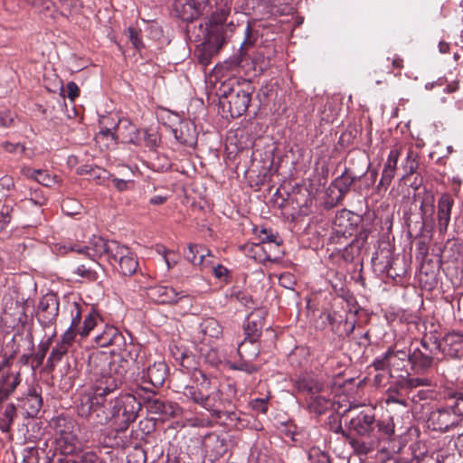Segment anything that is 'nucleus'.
<instances>
[{
  "label": "nucleus",
  "mask_w": 463,
  "mask_h": 463,
  "mask_svg": "<svg viewBox=\"0 0 463 463\" xmlns=\"http://www.w3.org/2000/svg\"><path fill=\"white\" fill-rule=\"evenodd\" d=\"M100 368L93 388L80 394L77 401V413L92 426L113 421L117 432L125 431L134 422L141 410V402L132 393L120 394L109 402L106 396L123 383L126 369L117 361L108 357L99 359Z\"/></svg>",
  "instance_id": "f257e3e1"
},
{
  "label": "nucleus",
  "mask_w": 463,
  "mask_h": 463,
  "mask_svg": "<svg viewBox=\"0 0 463 463\" xmlns=\"http://www.w3.org/2000/svg\"><path fill=\"white\" fill-rule=\"evenodd\" d=\"M62 248L64 249L62 253L68 251L86 253L94 259H104L110 264L117 262L119 272L124 276L133 275L138 267L135 254L127 246L101 236L93 235L85 246L69 243Z\"/></svg>",
  "instance_id": "f03ea898"
},
{
  "label": "nucleus",
  "mask_w": 463,
  "mask_h": 463,
  "mask_svg": "<svg viewBox=\"0 0 463 463\" xmlns=\"http://www.w3.org/2000/svg\"><path fill=\"white\" fill-rule=\"evenodd\" d=\"M184 395L193 402L200 405L214 419L222 414V410L231 405V400L223 397V393L215 379L211 378V386L187 385L184 387Z\"/></svg>",
  "instance_id": "7ed1b4c3"
},
{
  "label": "nucleus",
  "mask_w": 463,
  "mask_h": 463,
  "mask_svg": "<svg viewBox=\"0 0 463 463\" xmlns=\"http://www.w3.org/2000/svg\"><path fill=\"white\" fill-rule=\"evenodd\" d=\"M52 425L55 431L57 455L73 456L81 446L76 421L71 417L61 415L52 420Z\"/></svg>",
  "instance_id": "20e7f679"
},
{
  "label": "nucleus",
  "mask_w": 463,
  "mask_h": 463,
  "mask_svg": "<svg viewBox=\"0 0 463 463\" xmlns=\"http://www.w3.org/2000/svg\"><path fill=\"white\" fill-rule=\"evenodd\" d=\"M353 413L349 420V429L354 430L357 435L369 437L374 430L375 426V410L369 406H350L345 411Z\"/></svg>",
  "instance_id": "39448f33"
},
{
  "label": "nucleus",
  "mask_w": 463,
  "mask_h": 463,
  "mask_svg": "<svg viewBox=\"0 0 463 463\" xmlns=\"http://www.w3.org/2000/svg\"><path fill=\"white\" fill-rule=\"evenodd\" d=\"M168 374V366L165 362H155L138 373L137 387L146 392H155L161 387Z\"/></svg>",
  "instance_id": "423d86ee"
},
{
  "label": "nucleus",
  "mask_w": 463,
  "mask_h": 463,
  "mask_svg": "<svg viewBox=\"0 0 463 463\" xmlns=\"http://www.w3.org/2000/svg\"><path fill=\"white\" fill-rule=\"evenodd\" d=\"M462 420L452 405L439 406L432 410L428 418L429 428L440 432H448L461 426Z\"/></svg>",
  "instance_id": "0eeeda50"
},
{
  "label": "nucleus",
  "mask_w": 463,
  "mask_h": 463,
  "mask_svg": "<svg viewBox=\"0 0 463 463\" xmlns=\"http://www.w3.org/2000/svg\"><path fill=\"white\" fill-rule=\"evenodd\" d=\"M171 352L175 360L190 373L191 381L194 384L203 388L211 386V377L197 368L198 362L195 355L190 352L182 351L177 346L173 347Z\"/></svg>",
  "instance_id": "6e6552de"
},
{
  "label": "nucleus",
  "mask_w": 463,
  "mask_h": 463,
  "mask_svg": "<svg viewBox=\"0 0 463 463\" xmlns=\"http://www.w3.org/2000/svg\"><path fill=\"white\" fill-rule=\"evenodd\" d=\"M59 298L54 293H47L40 299L37 305L36 318L43 327L55 326L59 315Z\"/></svg>",
  "instance_id": "1a4fd4ad"
},
{
  "label": "nucleus",
  "mask_w": 463,
  "mask_h": 463,
  "mask_svg": "<svg viewBox=\"0 0 463 463\" xmlns=\"http://www.w3.org/2000/svg\"><path fill=\"white\" fill-rule=\"evenodd\" d=\"M19 372H13L11 356L0 360V401L7 399L21 382Z\"/></svg>",
  "instance_id": "9d476101"
},
{
  "label": "nucleus",
  "mask_w": 463,
  "mask_h": 463,
  "mask_svg": "<svg viewBox=\"0 0 463 463\" xmlns=\"http://www.w3.org/2000/svg\"><path fill=\"white\" fill-rule=\"evenodd\" d=\"M210 0H175L174 12L185 22H192L208 12Z\"/></svg>",
  "instance_id": "9b49d317"
},
{
  "label": "nucleus",
  "mask_w": 463,
  "mask_h": 463,
  "mask_svg": "<svg viewBox=\"0 0 463 463\" xmlns=\"http://www.w3.org/2000/svg\"><path fill=\"white\" fill-rule=\"evenodd\" d=\"M251 92L245 89H237L235 94L229 97V100L224 99L221 106L223 111L229 112L232 118H238L245 113L249 108Z\"/></svg>",
  "instance_id": "f8f14e48"
},
{
  "label": "nucleus",
  "mask_w": 463,
  "mask_h": 463,
  "mask_svg": "<svg viewBox=\"0 0 463 463\" xmlns=\"http://www.w3.org/2000/svg\"><path fill=\"white\" fill-rule=\"evenodd\" d=\"M141 131L128 119H119L116 126V137L118 141L125 144L142 145Z\"/></svg>",
  "instance_id": "ddd939ff"
},
{
  "label": "nucleus",
  "mask_w": 463,
  "mask_h": 463,
  "mask_svg": "<svg viewBox=\"0 0 463 463\" xmlns=\"http://www.w3.org/2000/svg\"><path fill=\"white\" fill-rule=\"evenodd\" d=\"M453 204L454 200L448 194H443L438 200L437 226L440 234H444L448 231Z\"/></svg>",
  "instance_id": "4468645a"
},
{
  "label": "nucleus",
  "mask_w": 463,
  "mask_h": 463,
  "mask_svg": "<svg viewBox=\"0 0 463 463\" xmlns=\"http://www.w3.org/2000/svg\"><path fill=\"white\" fill-rule=\"evenodd\" d=\"M265 311L257 309L251 312L244 323L245 338L250 341H259L264 326Z\"/></svg>",
  "instance_id": "2eb2a0df"
},
{
  "label": "nucleus",
  "mask_w": 463,
  "mask_h": 463,
  "mask_svg": "<svg viewBox=\"0 0 463 463\" xmlns=\"http://www.w3.org/2000/svg\"><path fill=\"white\" fill-rule=\"evenodd\" d=\"M441 351L452 357H463V333L453 331L446 334L442 338Z\"/></svg>",
  "instance_id": "dca6fc26"
},
{
  "label": "nucleus",
  "mask_w": 463,
  "mask_h": 463,
  "mask_svg": "<svg viewBox=\"0 0 463 463\" xmlns=\"http://www.w3.org/2000/svg\"><path fill=\"white\" fill-rule=\"evenodd\" d=\"M410 364L415 373H425L433 366L434 355L419 347L410 348Z\"/></svg>",
  "instance_id": "f3484780"
},
{
  "label": "nucleus",
  "mask_w": 463,
  "mask_h": 463,
  "mask_svg": "<svg viewBox=\"0 0 463 463\" xmlns=\"http://www.w3.org/2000/svg\"><path fill=\"white\" fill-rule=\"evenodd\" d=\"M148 295L161 304H175L188 299V296L180 295L175 288L166 286H156L149 289Z\"/></svg>",
  "instance_id": "a211bd4d"
},
{
  "label": "nucleus",
  "mask_w": 463,
  "mask_h": 463,
  "mask_svg": "<svg viewBox=\"0 0 463 463\" xmlns=\"http://www.w3.org/2000/svg\"><path fill=\"white\" fill-rule=\"evenodd\" d=\"M196 128L193 122L182 121L177 128L172 129L175 139L182 145L193 147L196 145Z\"/></svg>",
  "instance_id": "6ab92c4d"
},
{
  "label": "nucleus",
  "mask_w": 463,
  "mask_h": 463,
  "mask_svg": "<svg viewBox=\"0 0 463 463\" xmlns=\"http://www.w3.org/2000/svg\"><path fill=\"white\" fill-rule=\"evenodd\" d=\"M83 254L88 257L86 253ZM89 258L91 261L86 264L79 265L74 270V273L79 277L87 279L88 281L93 282L98 280L99 272L103 271L104 269L99 262L100 259H94L91 256H89Z\"/></svg>",
  "instance_id": "aec40b11"
},
{
  "label": "nucleus",
  "mask_w": 463,
  "mask_h": 463,
  "mask_svg": "<svg viewBox=\"0 0 463 463\" xmlns=\"http://www.w3.org/2000/svg\"><path fill=\"white\" fill-rule=\"evenodd\" d=\"M123 341V335L119 330L113 326H106L103 332L95 336L97 345L102 347L109 345H120Z\"/></svg>",
  "instance_id": "412c9836"
},
{
  "label": "nucleus",
  "mask_w": 463,
  "mask_h": 463,
  "mask_svg": "<svg viewBox=\"0 0 463 463\" xmlns=\"http://www.w3.org/2000/svg\"><path fill=\"white\" fill-rule=\"evenodd\" d=\"M389 362H391L392 370L402 371L410 364V349L408 351L399 348L394 345L388 348Z\"/></svg>",
  "instance_id": "4be33fe9"
},
{
  "label": "nucleus",
  "mask_w": 463,
  "mask_h": 463,
  "mask_svg": "<svg viewBox=\"0 0 463 463\" xmlns=\"http://www.w3.org/2000/svg\"><path fill=\"white\" fill-rule=\"evenodd\" d=\"M211 256V250L202 244H190L184 251L185 259L194 265L207 266L206 257Z\"/></svg>",
  "instance_id": "5701e85b"
},
{
  "label": "nucleus",
  "mask_w": 463,
  "mask_h": 463,
  "mask_svg": "<svg viewBox=\"0 0 463 463\" xmlns=\"http://www.w3.org/2000/svg\"><path fill=\"white\" fill-rule=\"evenodd\" d=\"M16 202L12 197L0 198V234L11 222L15 212Z\"/></svg>",
  "instance_id": "b1692460"
},
{
  "label": "nucleus",
  "mask_w": 463,
  "mask_h": 463,
  "mask_svg": "<svg viewBox=\"0 0 463 463\" xmlns=\"http://www.w3.org/2000/svg\"><path fill=\"white\" fill-rule=\"evenodd\" d=\"M78 173L88 175L90 176L89 179L97 184H103L110 176V174L106 169L96 165H81L78 168Z\"/></svg>",
  "instance_id": "393cba45"
},
{
  "label": "nucleus",
  "mask_w": 463,
  "mask_h": 463,
  "mask_svg": "<svg viewBox=\"0 0 463 463\" xmlns=\"http://www.w3.org/2000/svg\"><path fill=\"white\" fill-rule=\"evenodd\" d=\"M222 414L220 417H214L215 420L221 421L222 423L233 426L235 428H243L247 425L244 419L241 418L242 412L237 411H227L226 409L222 410Z\"/></svg>",
  "instance_id": "a878e982"
},
{
  "label": "nucleus",
  "mask_w": 463,
  "mask_h": 463,
  "mask_svg": "<svg viewBox=\"0 0 463 463\" xmlns=\"http://www.w3.org/2000/svg\"><path fill=\"white\" fill-rule=\"evenodd\" d=\"M332 404L333 403L330 399L317 394L310 397L307 406L310 413H314L318 416L327 411L332 407Z\"/></svg>",
  "instance_id": "bb28decb"
},
{
  "label": "nucleus",
  "mask_w": 463,
  "mask_h": 463,
  "mask_svg": "<svg viewBox=\"0 0 463 463\" xmlns=\"http://www.w3.org/2000/svg\"><path fill=\"white\" fill-rule=\"evenodd\" d=\"M260 352L258 341H250V339L244 338L238 346V354L241 359L253 361L259 356Z\"/></svg>",
  "instance_id": "cd10ccee"
},
{
  "label": "nucleus",
  "mask_w": 463,
  "mask_h": 463,
  "mask_svg": "<svg viewBox=\"0 0 463 463\" xmlns=\"http://www.w3.org/2000/svg\"><path fill=\"white\" fill-rule=\"evenodd\" d=\"M67 309L71 317L70 326L79 330L81 326V317L82 316L85 317V314H87L90 307L85 304L73 301L68 304Z\"/></svg>",
  "instance_id": "c85d7f7f"
},
{
  "label": "nucleus",
  "mask_w": 463,
  "mask_h": 463,
  "mask_svg": "<svg viewBox=\"0 0 463 463\" xmlns=\"http://www.w3.org/2000/svg\"><path fill=\"white\" fill-rule=\"evenodd\" d=\"M23 408L29 417H34L40 411L43 404L42 397L35 392H29L23 400Z\"/></svg>",
  "instance_id": "c756f323"
},
{
  "label": "nucleus",
  "mask_w": 463,
  "mask_h": 463,
  "mask_svg": "<svg viewBox=\"0 0 463 463\" xmlns=\"http://www.w3.org/2000/svg\"><path fill=\"white\" fill-rule=\"evenodd\" d=\"M356 180L357 176L351 175L347 170H345L334 181L333 184L339 192V199H343L346 195L350 187Z\"/></svg>",
  "instance_id": "7c9ffc66"
},
{
  "label": "nucleus",
  "mask_w": 463,
  "mask_h": 463,
  "mask_svg": "<svg viewBox=\"0 0 463 463\" xmlns=\"http://www.w3.org/2000/svg\"><path fill=\"white\" fill-rule=\"evenodd\" d=\"M8 317L13 318L12 326L15 327L18 326H24L28 321V316L26 315V309L24 304L15 302L14 312L10 313L8 311H5V319Z\"/></svg>",
  "instance_id": "2f4dec72"
},
{
  "label": "nucleus",
  "mask_w": 463,
  "mask_h": 463,
  "mask_svg": "<svg viewBox=\"0 0 463 463\" xmlns=\"http://www.w3.org/2000/svg\"><path fill=\"white\" fill-rule=\"evenodd\" d=\"M237 89H242V86L236 80L223 81L217 90L220 105L223 104L224 99L229 100V97L235 94Z\"/></svg>",
  "instance_id": "473e14b6"
},
{
  "label": "nucleus",
  "mask_w": 463,
  "mask_h": 463,
  "mask_svg": "<svg viewBox=\"0 0 463 463\" xmlns=\"http://www.w3.org/2000/svg\"><path fill=\"white\" fill-rule=\"evenodd\" d=\"M201 332L204 335L218 338L222 334V327L220 323L213 318L208 317L200 324Z\"/></svg>",
  "instance_id": "72a5a7b5"
},
{
  "label": "nucleus",
  "mask_w": 463,
  "mask_h": 463,
  "mask_svg": "<svg viewBox=\"0 0 463 463\" xmlns=\"http://www.w3.org/2000/svg\"><path fill=\"white\" fill-rule=\"evenodd\" d=\"M99 319V313L93 307H90L87 314H85L83 325L78 331L79 335L83 337L87 336L90 332L97 326Z\"/></svg>",
  "instance_id": "f704fd0d"
},
{
  "label": "nucleus",
  "mask_w": 463,
  "mask_h": 463,
  "mask_svg": "<svg viewBox=\"0 0 463 463\" xmlns=\"http://www.w3.org/2000/svg\"><path fill=\"white\" fill-rule=\"evenodd\" d=\"M342 215L337 217L334 222L335 228L332 235L330 236V241L333 243H338L343 245L345 248L350 245V243L346 242L347 234L351 235V232L347 231V229H343L341 223Z\"/></svg>",
  "instance_id": "c9c22d12"
},
{
  "label": "nucleus",
  "mask_w": 463,
  "mask_h": 463,
  "mask_svg": "<svg viewBox=\"0 0 463 463\" xmlns=\"http://www.w3.org/2000/svg\"><path fill=\"white\" fill-rule=\"evenodd\" d=\"M147 407L151 413L160 414L163 416H168L174 413L172 404L160 399L149 400L147 402Z\"/></svg>",
  "instance_id": "e433bc0d"
},
{
  "label": "nucleus",
  "mask_w": 463,
  "mask_h": 463,
  "mask_svg": "<svg viewBox=\"0 0 463 463\" xmlns=\"http://www.w3.org/2000/svg\"><path fill=\"white\" fill-rule=\"evenodd\" d=\"M16 416V408L14 405L12 403L7 404L0 418V430L3 432H9Z\"/></svg>",
  "instance_id": "4c0bfd02"
},
{
  "label": "nucleus",
  "mask_w": 463,
  "mask_h": 463,
  "mask_svg": "<svg viewBox=\"0 0 463 463\" xmlns=\"http://www.w3.org/2000/svg\"><path fill=\"white\" fill-rule=\"evenodd\" d=\"M69 347L62 345L61 343H57V345L52 349L50 356L47 359L46 366L50 371H52L55 365L61 362L62 357L67 354Z\"/></svg>",
  "instance_id": "58836bf2"
},
{
  "label": "nucleus",
  "mask_w": 463,
  "mask_h": 463,
  "mask_svg": "<svg viewBox=\"0 0 463 463\" xmlns=\"http://www.w3.org/2000/svg\"><path fill=\"white\" fill-rule=\"evenodd\" d=\"M298 389L311 396L317 395L324 389V384L315 379H305L298 383Z\"/></svg>",
  "instance_id": "ea45409f"
},
{
  "label": "nucleus",
  "mask_w": 463,
  "mask_h": 463,
  "mask_svg": "<svg viewBox=\"0 0 463 463\" xmlns=\"http://www.w3.org/2000/svg\"><path fill=\"white\" fill-rule=\"evenodd\" d=\"M349 444L357 455H367L374 449L373 442L349 437Z\"/></svg>",
  "instance_id": "a19ab883"
},
{
  "label": "nucleus",
  "mask_w": 463,
  "mask_h": 463,
  "mask_svg": "<svg viewBox=\"0 0 463 463\" xmlns=\"http://www.w3.org/2000/svg\"><path fill=\"white\" fill-rule=\"evenodd\" d=\"M216 42L218 43V47L216 50H213V47L212 46L211 43H206L203 45V47L197 51V56L198 60L201 64L207 65L210 61V58L212 57L213 52H216L218 49H220L223 43V40L222 39L219 41V39H216Z\"/></svg>",
  "instance_id": "79ce46f5"
},
{
  "label": "nucleus",
  "mask_w": 463,
  "mask_h": 463,
  "mask_svg": "<svg viewBox=\"0 0 463 463\" xmlns=\"http://www.w3.org/2000/svg\"><path fill=\"white\" fill-rule=\"evenodd\" d=\"M142 145L149 147L150 149L156 148L160 143V137L157 131L152 128L143 129L141 131Z\"/></svg>",
  "instance_id": "37998d69"
},
{
  "label": "nucleus",
  "mask_w": 463,
  "mask_h": 463,
  "mask_svg": "<svg viewBox=\"0 0 463 463\" xmlns=\"http://www.w3.org/2000/svg\"><path fill=\"white\" fill-rule=\"evenodd\" d=\"M31 179L35 180L42 185L51 187L57 183L55 175H51L48 172L43 170L32 171Z\"/></svg>",
  "instance_id": "c03bdc74"
},
{
  "label": "nucleus",
  "mask_w": 463,
  "mask_h": 463,
  "mask_svg": "<svg viewBox=\"0 0 463 463\" xmlns=\"http://www.w3.org/2000/svg\"><path fill=\"white\" fill-rule=\"evenodd\" d=\"M396 167L397 164H392L391 162L386 161L382 172V177L379 182V186L387 188L390 185L395 175Z\"/></svg>",
  "instance_id": "a18cd8bd"
},
{
  "label": "nucleus",
  "mask_w": 463,
  "mask_h": 463,
  "mask_svg": "<svg viewBox=\"0 0 463 463\" xmlns=\"http://www.w3.org/2000/svg\"><path fill=\"white\" fill-rule=\"evenodd\" d=\"M378 431L385 438H391L394 434V423L391 417L375 421Z\"/></svg>",
  "instance_id": "49530a36"
},
{
  "label": "nucleus",
  "mask_w": 463,
  "mask_h": 463,
  "mask_svg": "<svg viewBox=\"0 0 463 463\" xmlns=\"http://www.w3.org/2000/svg\"><path fill=\"white\" fill-rule=\"evenodd\" d=\"M56 335V331L54 330L52 335L51 336H49L46 340L44 341H42L39 345H38V351L36 352L35 355H34V359L36 360L37 362V365H40L43 364L45 356H46V354L48 352V350L50 349V346L52 345V337Z\"/></svg>",
  "instance_id": "de8ad7c7"
},
{
  "label": "nucleus",
  "mask_w": 463,
  "mask_h": 463,
  "mask_svg": "<svg viewBox=\"0 0 463 463\" xmlns=\"http://www.w3.org/2000/svg\"><path fill=\"white\" fill-rule=\"evenodd\" d=\"M308 458L311 463H331V458L328 453L317 447L310 449L308 452Z\"/></svg>",
  "instance_id": "09e8293b"
},
{
  "label": "nucleus",
  "mask_w": 463,
  "mask_h": 463,
  "mask_svg": "<svg viewBox=\"0 0 463 463\" xmlns=\"http://www.w3.org/2000/svg\"><path fill=\"white\" fill-rule=\"evenodd\" d=\"M446 396L449 399L454 400L451 405L463 421V392H449Z\"/></svg>",
  "instance_id": "8fccbe9b"
},
{
  "label": "nucleus",
  "mask_w": 463,
  "mask_h": 463,
  "mask_svg": "<svg viewBox=\"0 0 463 463\" xmlns=\"http://www.w3.org/2000/svg\"><path fill=\"white\" fill-rule=\"evenodd\" d=\"M402 168L405 171L403 178H406L408 175H411L416 172L418 168V162L416 161V155L412 151H410L407 154Z\"/></svg>",
  "instance_id": "3c124183"
},
{
  "label": "nucleus",
  "mask_w": 463,
  "mask_h": 463,
  "mask_svg": "<svg viewBox=\"0 0 463 463\" xmlns=\"http://www.w3.org/2000/svg\"><path fill=\"white\" fill-rule=\"evenodd\" d=\"M389 354H388V350L383 354L382 355L380 356H377L373 364H372V366L374 368V370L376 371H384V370H388L390 372H392V368H391V362H389Z\"/></svg>",
  "instance_id": "603ef678"
},
{
  "label": "nucleus",
  "mask_w": 463,
  "mask_h": 463,
  "mask_svg": "<svg viewBox=\"0 0 463 463\" xmlns=\"http://www.w3.org/2000/svg\"><path fill=\"white\" fill-rule=\"evenodd\" d=\"M252 361L241 359L240 362L232 365L233 370L242 371L249 374L254 373L259 371V367L251 364Z\"/></svg>",
  "instance_id": "864d4df0"
},
{
  "label": "nucleus",
  "mask_w": 463,
  "mask_h": 463,
  "mask_svg": "<svg viewBox=\"0 0 463 463\" xmlns=\"http://www.w3.org/2000/svg\"><path fill=\"white\" fill-rule=\"evenodd\" d=\"M14 188V179L9 175H5L0 179V196L1 198L11 197L7 193Z\"/></svg>",
  "instance_id": "5fc2aeb1"
},
{
  "label": "nucleus",
  "mask_w": 463,
  "mask_h": 463,
  "mask_svg": "<svg viewBox=\"0 0 463 463\" xmlns=\"http://www.w3.org/2000/svg\"><path fill=\"white\" fill-rule=\"evenodd\" d=\"M385 402L387 404L398 403L403 406H407L406 401L400 397V392L395 388H389L387 390Z\"/></svg>",
  "instance_id": "6e6d98bb"
},
{
  "label": "nucleus",
  "mask_w": 463,
  "mask_h": 463,
  "mask_svg": "<svg viewBox=\"0 0 463 463\" xmlns=\"http://www.w3.org/2000/svg\"><path fill=\"white\" fill-rule=\"evenodd\" d=\"M39 450L34 447L25 448L23 450V462L24 463H38Z\"/></svg>",
  "instance_id": "4d7b16f0"
},
{
  "label": "nucleus",
  "mask_w": 463,
  "mask_h": 463,
  "mask_svg": "<svg viewBox=\"0 0 463 463\" xmlns=\"http://www.w3.org/2000/svg\"><path fill=\"white\" fill-rule=\"evenodd\" d=\"M420 210L422 222H423V223H425L426 222L425 218L428 215V213L430 216H431L434 212V204H433L432 198L423 199L421 201Z\"/></svg>",
  "instance_id": "13d9d810"
},
{
  "label": "nucleus",
  "mask_w": 463,
  "mask_h": 463,
  "mask_svg": "<svg viewBox=\"0 0 463 463\" xmlns=\"http://www.w3.org/2000/svg\"><path fill=\"white\" fill-rule=\"evenodd\" d=\"M44 463H78V460L73 456L57 455L53 452L51 457H46Z\"/></svg>",
  "instance_id": "bf43d9fd"
},
{
  "label": "nucleus",
  "mask_w": 463,
  "mask_h": 463,
  "mask_svg": "<svg viewBox=\"0 0 463 463\" xmlns=\"http://www.w3.org/2000/svg\"><path fill=\"white\" fill-rule=\"evenodd\" d=\"M269 397L253 399L250 402L251 408L260 413L265 414L268 411Z\"/></svg>",
  "instance_id": "052dcab7"
},
{
  "label": "nucleus",
  "mask_w": 463,
  "mask_h": 463,
  "mask_svg": "<svg viewBox=\"0 0 463 463\" xmlns=\"http://www.w3.org/2000/svg\"><path fill=\"white\" fill-rule=\"evenodd\" d=\"M78 333V329L69 326L61 336L60 343L70 347L74 342L75 336Z\"/></svg>",
  "instance_id": "680f3d73"
},
{
  "label": "nucleus",
  "mask_w": 463,
  "mask_h": 463,
  "mask_svg": "<svg viewBox=\"0 0 463 463\" xmlns=\"http://www.w3.org/2000/svg\"><path fill=\"white\" fill-rule=\"evenodd\" d=\"M76 459L78 460V463H102L99 456L92 451L84 452Z\"/></svg>",
  "instance_id": "e2e57ef3"
},
{
  "label": "nucleus",
  "mask_w": 463,
  "mask_h": 463,
  "mask_svg": "<svg viewBox=\"0 0 463 463\" xmlns=\"http://www.w3.org/2000/svg\"><path fill=\"white\" fill-rule=\"evenodd\" d=\"M128 35L129 41L136 49L139 50L143 47V43L141 41L139 33L135 28L129 27L128 29Z\"/></svg>",
  "instance_id": "0e129e2a"
},
{
  "label": "nucleus",
  "mask_w": 463,
  "mask_h": 463,
  "mask_svg": "<svg viewBox=\"0 0 463 463\" xmlns=\"http://www.w3.org/2000/svg\"><path fill=\"white\" fill-rule=\"evenodd\" d=\"M14 123V113L5 109L0 111V127L9 128Z\"/></svg>",
  "instance_id": "69168bd1"
},
{
  "label": "nucleus",
  "mask_w": 463,
  "mask_h": 463,
  "mask_svg": "<svg viewBox=\"0 0 463 463\" xmlns=\"http://www.w3.org/2000/svg\"><path fill=\"white\" fill-rule=\"evenodd\" d=\"M1 146L8 153H16V152H19L21 154H23L24 151H25V147L24 146H23L22 144L20 143H16V144H14V143H11V142H8V141H5V142H3L1 144Z\"/></svg>",
  "instance_id": "338daca9"
},
{
  "label": "nucleus",
  "mask_w": 463,
  "mask_h": 463,
  "mask_svg": "<svg viewBox=\"0 0 463 463\" xmlns=\"http://www.w3.org/2000/svg\"><path fill=\"white\" fill-rule=\"evenodd\" d=\"M113 183L118 192H124L133 187L134 182L131 180H124L119 178H113Z\"/></svg>",
  "instance_id": "774afa93"
}]
</instances>
